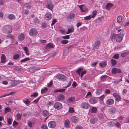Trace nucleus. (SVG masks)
<instances>
[{
    "label": "nucleus",
    "mask_w": 129,
    "mask_h": 129,
    "mask_svg": "<svg viewBox=\"0 0 129 129\" xmlns=\"http://www.w3.org/2000/svg\"><path fill=\"white\" fill-rule=\"evenodd\" d=\"M3 32L6 34L11 33L12 31L11 26L9 25L5 26L2 28Z\"/></svg>",
    "instance_id": "f257e3e1"
},
{
    "label": "nucleus",
    "mask_w": 129,
    "mask_h": 129,
    "mask_svg": "<svg viewBox=\"0 0 129 129\" xmlns=\"http://www.w3.org/2000/svg\"><path fill=\"white\" fill-rule=\"evenodd\" d=\"M80 107L81 108L86 109H88L90 107V106L89 103L86 102H83L80 105Z\"/></svg>",
    "instance_id": "f03ea898"
},
{
    "label": "nucleus",
    "mask_w": 129,
    "mask_h": 129,
    "mask_svg": "<svg viewBox=\"0 0 129 129\" xmlns=\"http://www.w3.org/2000/svg\"><path fill=\"white\" fill-rule=\"evenodd\" d=\"M38 31L36 29H31L29 31V34L30 36H34L38 34Z\"/></svg>",
    "instance_id": "7ed1b4c3"
},
{
    "label": "nucleus",
    "mask_w": 129,
    "mask_h": 129,
    "mask_svg": "<svg viewBox=\"0 0 129 129\" xmlns=\"http://www.w3.org/2000/svg\"><path fill=\"white\" fill-rule=\"evenodd\" d=\"M56 123L54 121H51L48 123V125L49 127L51 128H53L56 126Z\"/></svg>",
    "instance_id": "20e7f679"
},
{
    "label": "nucleus",
    "mask_w": 129,
    "mask_h": 129,
    "mask_svg": "<svg viewBox=\"0 0 129 129\" xmlns=\"http://www.w3.org/2000/svg\"><path fill=\"white\" fill-rule=\"evenodd\" d=\"M111 72L113 74L120 73H121V71L120 69L113 68L111 71Z\"/></svg>",
    "instance_id": "39448f33"
},
{
    "label": "nucleus",
    "mask_w": 129,
    "mask_h": 129,
    "mask_svg": "<svg viewBox=\"0 0 129 129\" xmlns=\"http://www.w3.org/2000/svg\"><path fill=\"white\" fill-rule=\"evenodd\" d=\"M54 107L55 109L59 110L62 107V105L61 103L57 102L54 104Z\"/></svg>",
    "instance_id": "423d86ee"
},
{
    "label": "nucleus",
    "mask_w": 129,
    "mask_h": 129,
    "mask_svg": "<svg viewBox=\"0 0 129 129\" xmlns=\"http://www.w3.org/2000/svg\"><path fill=\"white\" fill-rule=\"evenodd\" d=\"M117 37H116V41L120 42L122 39L123 37V33L118 34L117 35Z\"/></svg>",
    "instance_id": "0eeeda50"
},
{
    "label": "nucleus",
    "mask_w": 129,
    "mask_h": 129,
    "mask_svg": "<svg viewBox=\"0 0 129 129\" xmlns=\"http://www.w3.org/2000/svg\"><path fill=\"white\" fill-rule=\"evenodd\" d=\"M56 77L57 79H59L63 81H65L67 79V78L65 76L61 74L58 75Z\"/></svg>",
    "instance_id": "6e6552de"
},
{
    "label": "nucleus",
    "mask_w": 129,
    "mask_h": 129,
    "mask_svg": "<svg viewBox=\"0 0 129 129\" xmlns=\"http://www.w3.org/2000/svg\"><path fill=\"white\" fill-rule=\"evenodd\" d=\"M112 95L115 97L117 101H119L121 100V97L118 93H113Z\"/></svg>",
    "instance_id": "1a4fd4ad"
},
{
    "label": "nucleus",
    "mask_w": 129,
    "mask_h": 129,
    "mask_svg": "<svg viewBox=\"0 0 129 129\" xmlns=\"http://www.w3.org/2000/svg\"><path fill=\"white\" fill-rule=\"evenodd\" d=\"M107 61L106 60L101 62L99 64V66L101 68L105 67L107 65Z\"/></svg>",
    "instance_id": "9d476101"
},
{
    "label": "nucleus",
    "mask_w": 129,
    "mask_h": 129,
    "mask_svg": "<svg viewBox=\"0 0 129 129\" xmlns=\"http://www.w3.org/2000/svg\"><path fill=\"white\" fill-rule=\"evenodd\" d=\"M79 7L82 12H85L87 11V8L84 5H79Z\"/></svg>",
    "instance_id": "9b49d317"
},
{
    "label": "nucleus",
    "mask_w": 129,
    "mask_h": 129,
    "mask_svg": "<svg viewBox=\"0 0 129 129\" xmlns=\"http://www.w3.org/2000/svg\"><path fill=\"white\" fill-rule=\"evenodd\" d=\"M52 14L49 12L46 13L45 15V19L48 20H50L52 18Z\"/></svg>",
    "instance_id": "f8f14e48"
},
{
    "label": "nucleus",
    "mask_w": 129,
    "mask_h": 129,
    "mask_svg": "<svg viewBox=\"0 0 129 129\" xmlns=\"http://www.w3.org/2000/svg\"><path fill=\"white\" fill-rule=\"evenodd\" d=\"M98 101V100L95 98H91L89 99L90 103L92 104H94L96 103Z\"/></svg>",
    "instance_id": "ddd939ff"
},
{
    "label": "nucleus",
    "mask_w": 129,
    "mask_h": 129,
    "mask_svg": "<svg viewBox=\"0 0 129 129\" xmlns=\"http://www.w3.org/2000/svg\"><path fill=\"white\" fill-rule=\"evenodd\" d=\"M98 119L95 117H92L90 120V122L92 124H94L97 122Z\"/></svg>",
    "instance_id": "4468645a"
},
{
    "label": "nucleus",
    "mask_w": 129,
    "mask_h": 129,
    "mask_svg": "<svg viewBox=\"0 0 129 129\" xmlns=\"http://www.w3.org/2000/svg\"><path fill=\"white\" fill-rule=\"evenodd\" d=\"M75 15L74 14L72 13L70 14L68 16H67V19L69 18L71 20H73L75 17Z\"/></svg>",
    "instance_id": "2eb2a0df"
},
{
    "label": "nucleus",
    "mask_w": 129,
    "mask_h": 129,
    "mask_svg": "<svg viewBox=\"0 0 129 129\" xmlns=\"http://www.w3.org/2000/svg\"><path fill=\"white\" fill-rule=\"evenodd\" d=\"M71 120L72 122L76 123L78 121V118L75 116H73L71 118Z\"/></svg>",
    "instance_id": "dca6fc26"
},
{
    "label": "nucleus",
    "mask_w": 129,
    "mask_h": 129,
    "mask_svg": "<svg viewBox=\"0 0 129 129\" xmlns=\"http://www.w3.org/2000/svg\"><path fill=\"white\" fill-rule=\"evenodd\" d=\"M114 101L112 99H108L106 102V104L108 105H111L114 103Z\"/></svg>",
    "instance_id": "f3484780"
},
{
    "label": "nucleus",
    "mask_w": 129,
    "mask_h": 129,
    "mask_svg": "<svg viewBox=\"0 0 129 129\" xmlns=\"http://www.w3.org/2000/svg\"><path fill=\"white\" fill-rule=\"evenodd\" d=\"M53 46L52 44L51 43H49L47 45L45 48L46 50H48L50 49L53 48Z\"/></svg>",
    "instance_id": "a211bd4d"
},
{
    "label": "nucleus",
    "mask_w": 129,
    "mask_h": 129,
    "mask_svg": "<svg viewBox=\"0 0 129 129\" xmlns=\"http://www.w3.org/2000/svg\"><path fill=\"white\" fill-rule=\"evenodd\" d=\"M58 101H61L64 100V96L62 94H60L57 96Z\"/></svg>",
    "instance_id": "6ab92c4d"
},
{
    "label": "nucleus",
    "mask_w": 129,
    "mask_h": 129,
    "mask_svg": "<svg viewBox=\"0 0 129 129\" xmlns=\"http://www.w3.org/2000/svg\"><path fill=\"white\" fill-rule=\"evenodd\" d=\"M53 5L50 3L47 4L46 6V8L51 10H52L53 9Z\"/></svg>",
    "instance_id": "aec40b11"
},
{
    "label": "nucleus",
    "mask_w": 129,
    "mask_h": 129,
    "mask_svg": "<svg viewBox=\"0 0 129 129\" xmlns=\"http://www.w3.org/2000/svg\"><path fill=\"white\" fill-rule=\"evenodd\" d=\"M1 58V62L4 63L6 60V57L4 54H2Z\"/></svg>",
    "instance_id": "412c9836"
},
{
    "label": "nucleus",
    "mask_w": 129,
    "mask_h": 129,
    "mask_svg": "<svg viewBox=\"0 0 129 129\" xmlns=\"http://www.w3.org/2000/svg\"><path fill=\"white\" fill-rule=\"evenodd\" d=\"M24 35L23 34H21L18 36V39L20 41L23 40L24 39Z\"/></svg>",
    "instance_id": "4be33fe9"
},
{
    "label": "nucleus",
    "mask_w": 129,
    "mask_h": 129,
    "mask_svg": "<svg viewBox=\"0 0 129 129\" xmlns=\"http://www.w3.org/2000/svg\"><path fill=\"white\" fill-rule=\"evenodd\" d=\"M38 69L36 67H32L30 68L29 70V71L31 72H34L35 70H38Z\"/></svg>",
    "instance_id": "5701e85b"
},
{
    "label": "nucleus",
    "mask_w": 129,
    "mask_h": 129,
    "mask_svg": "<svg viewBox=\"0 0 129 129\" xmlns=\"http://www.w3.org/2000/svg\"><path fill=\"white\" fill-rule=\"evenodd\" d=\"M113 6L112 4L111 3H108L106 4V8L107 10H109Z\"/></svg>",
    "instance_id": "b1692460"
},
{
    "label": "nucleus",
    "mask_w": 129,
    "mask_h": 129,
    "mask_svg": "<svg viewBox=\"0 0 129 129\" xmlns=\"http://www.w3.org/2000/svg\"><path fill=\"white\" fill-rule=\"evenodd\" d=\"M97 111V108L96 107H92L90 110L91 112L92 113H96Z\"/></svg>",
    "instance_id": "393cba45"
},
{
    "label": "nucleus",
    "mask_w": 129,
    "mask_h": 129,
    "mask_svg": "<svg viewBox=\"0 0 129 129\" xmlns=\"http://www.w3.org/2000/svg\"><path fill=\"white\" fill-rule=\"evenodd\" d=\"M8 18L11 20H14L15 19V16L13 14H10L8 16Z\"/></svg>",
    "instance_id": "a878e982"
},
{
    "label": "nucleus",
    "mask_w": 129,
    "mask_h": 129,
    "mask_svg": "<svg viewBox=\"0 0 129 129\" xmlns=\"http://www.w3.org/2000/svg\"><path fill=\"white\" fill-rule=\"evenodd\" d=\"M70 123V122L69 120L68 119L66 120L65 121L64 123L65 126L67 127H69Z\"/></svg>",
    "instance_id": "bb28decb"
},
{
    "label": "nucleus",
    "mask_w": 129,
    "mask_h": 129,
    "mask_svg": "<svg viewBox=\"0 0 129 129\" xmlns=\"http://www.w3.org/2000/svg\"><path fill=\"white\" fill-rule=\"evenodd\" d=\"M109 110L111 113L113 114L115 113L116 111V109L114 108L113 107L109 109Z\"/></svg>",
    "instance_id": "cd10ccee"
},
{
    "label": "nucleus",
    "mask_w": 129,
    "mask_h": 129,
    "mask_svg": "<svg viewBox=\"0 0 129 129\" xmlns=\"http://www.w3.org/2000/svg\"><path fill=\"white\" fill-rule=\"evenodd\" d=\"M49 113L48 112L47 110H44L42 112L43 115L44 116H46L49 115Z\"/></svg>",
    "instance_id": "c85d7f7f"
},
{
    "label": "nucleus",
    "mask_w": 129,
    "mask_h": 129,
    "mask_svg": "<svg viewBox=\"0 0 129 129\" xmlns=\"http://www.w3.org/2000/svg\"><path fill=\"white\" fill-rule=\"evenodd\" d=\"M100 44V42L99 41H97L95 43V44L94 46V49L98 48Z\"/></svg>",
    "instance_id": "c756f323"
},
{
    "label": "nucleus",
    "mask_w": 129,
    "mask_h": 129,
    "mask_svg": "<svg viewBox=\"0 0 129 129\" xmlns=\"http://www.w3.org/2000/svg\"><path fill=\"white\" fill-rule=\"evenodd\" d=\"M23 48L26 54L27 55H29V52L27 47H23Z\"/></svg>",
    "instance_id": "7c9ffc66"
},
{
    "label": "nucleus",
    "mask_w": 129,
    "mask_h": 129,
    "mask_svg": "<svg viewBox=\"0 0 129 129\" xmlns=\"http://www.w3.org/2000/svg\"><path fill=\"white\" fill-rule=\"evenodd\" d=\"M74 100V98L73 97H71L68 98V101L69 103H71L73 102Z\"/></svg>",
    "instance_id": "2f4dec72"
},
{
    "label": "nucleus",
    "mask_w": 129,
    "mask_h": 129,
    "mask_svg": "<svg viewBox=\"0 0 129 129\" xmlns=\"http://www.w3.org/2000/svg\"><path fill=\"white\" fill-rule=\"evenodd\" d=\"M23 102L26 105H27L30 102V101L28 99H26V100H23Z\"/></svg>",
    "instance_id": "473e14b6"
},
{
    "label": "nucleus",
    "mask_w": 129,
    "mask_h": 129,
    "mask_svg": "<svg viewBox=\"0 0 129 129\" xmlns=\"http://www.w3.org/2000/svg\"><path fill=\"white\" fill-rule=\"evenodd\" d=\"M30 60V59L28 58H27L24 59H22L21 60H20V62L21 63H22L23 62H26L27 61H28V60Z\"/></svg>",
    "instance_id": "72a5a7b5"
},
{
    "label": "nucleus",
    "mask_w": 129,
    "mask_h": 129,
    "mask_svg": "<svg viewBox=\"0 0 129 129\" xmlns=\"http://www.w3.org/2000/svg\"><path fill=\"white\" fill-rule=\"evenodd\" d=\"M82 70V69L80 68L77 70L76 72L78 75L80 76L81 74L80 73L81 72Z\"/></svg>",
    "instance_id": "f704fd0d"
},
{
    "label": "nucleus",
    "mask_w": 129,
    "mask_h": 129,
    "mask_svg": "<svg viewBox=\"0 0 129 129\" xmlns=\"http://www.w3.org/2000/svg\"><path fill=\"white\" fill-rule=\"evenodd\" d=\"M108 124L110 126H112L115 125V123L112 121H110L107 122Z\"/></svg>",
    "instance_id": "c9c22d12"
},
{
    "label": "nucleus",
    "mask_w": 129,
    "mask_h": 129,
    "mask_svg": "<svg viewBox=\"0 0 129 129\" xmlns=\"http://www.w3.org/2000/svg\"><path fill=\"white\" fill-rule=\"evenodd\" d=\"M48 90V88L46 87H44L41 90V92L42 93H44L47 91Z\"/></svg>",
    "instance_id": "e433bc0d"
},
{
    "label": "nucleus",
    "mask_w": 129,
    "mask_h": 129,
    "mask_svg": "<svg viewBox=\"0 0 129 129\" xmlns=\"http://www.w3.org/2000/svg\"><path fill=\"white\" fill-rule=\"evenodd\" d=\"M111 63L112 66H115L116 64L117 61L116 60L112 59L111 60Z\"/></svg>",
    "instance_id": "4c0bfd02"
},
{
    "label": "nucleus",
    "mask_w": 129,
    "mask_h": 129,
    "mask_svg": "<svg viewBox=\"0 0 129 129\" xmlns=\"http://www.w3.org/2000/svg\"><path fill=\"white\" fill-rule=\"evenodd\" d=\"M17 118L18 120H20L21 119V115L19 113H18L16 115Z\"/></svg>",
    "instance_id": "58836bf2"
},
{
    "label": "nucleus",
    "mask_w": 129,
    "mask_h": 129,
    "mask_svg": "<svg viewBox=\"0 0 129 129\" xmlns=\"http://www.w3.org/2000/svg\"><path fill=\"white\" fill-rule=\"evenodd\" d=\"M96 14V11H93L92 13L91 16H92V18H94Z\"/></svg>",
    "instance_id": "ea45409f"
},
{
    "label": "nucleus",
    "mask_w": 129,
    "mask_h": 129,
    "mask_svg": "<svg viewBox=\"0 0 129 129\" xmlns=\"http://www.w3.org/2000/svg\"><path fill=\"white\" fill-rule=\"evenodd\" d=\"M91 18H92L91 15H90L88 16L84 17V19L85 20H89Z\"/></svg>",
    "instance_id": "a19ab883"
},
{
    "label": "nucleus",
    "mask_w": 129,
    "mask_h": 129,
    "mask_svg": "<svg viewBox=\"0 0 129 129\" xmlns=\"http://www.w3.org/2000/svg\"><path fill=\"white\" fill-rule=\"evenodd\" d=\"M122 17L119 16H118L117 18V21L118 23H119L121 22L122 20Z\"/></svg>",
    "instance_id": "79ce46f5"
},
{
    "label": "nucleus",
    "mask_w": 129,
    "mask_h": 129,
    "mask_svg": "<svg viewBox=\"0 0 129 129\" xmlns=\"http://www.w3.org/2000/svg\"><path fill=\"white\" fill-rule=\"evenodd\" d=\"M38 95V94L37 93L33 92L31 94L30 96V97H36Z\"/></svg>",
    "instance_id": "37998d69"
},
{
    "label": "nucleus",
    "mask_w": 129,
    "mask_h": 129,
    "mask_svg": "<svg viewBox=\"0 0 129 129\" xmlns=\"http://www.w3.org/2000/svg\"><path fill=\"white\" fill-rule=\"evenodd\" d=\"M19 55L18 54H16L14 56L13 59H17L19 58Z\"/></svg>",
    "instance_id": "c03bdc74"
},
{
    "label": "nucleus",
    "mask_w": 129,
    "mask_h": 129,
    "mask_svg": "<svg viewBox=\"0 0 129 129\" xmlns=\"http://www.w3.org/2000/svg\"><path fill=\"white\" fill-rule=\"evenodd\" d=\"M102 93V91L100 89H98L96 90V94L98 95H99Z\"/></svg>",
    "instance_id": "a18cd8bd"
},
{
    "label": "nucleus",
    "mask_w": 129,
    "mask_h": 129,
    "mask_svg": "<svg viewBox=\"0 0 129 129\" xmlns=\"http://www.w3.org/2000/svg\"><path fill=\"white\" fill-rule=\"evenodd\" d=\"M68 31L70 33H72L74 32V29L73 26H72L71 28L68 29Z\"/></svg>",
    "instance_id": "49530a36"
},
{
    "label": "nucleus",
    "mask_w": 129,
    "mask_h": 129,
    "mask_svg": "<svg viewBox=\"0 0 129 129\" xmlns=\"http://www.w3.org/2000/svg\"><path fill=\"white\" fill-rule=\"evenodd\" d=\"M68 42V41L66 40H63L61 41V43L62 44H66Z\"/></svg>",
    "instance_id": "de8ad7c7"
},
{
    "label": "nucleus",
    "mask_w": 129,
    "mask_h": 129,
    "mask_svg": "<svg viewBox=\"0 0 129 129\" xmlns=\"http://www.w3.org/2000/svg\"><path fill=\"white\" fill-rule=\"evenodd\" d=\"M112 57L116 59H118L119 57V56L118 54H115Z\"/></svg>",
    "instance_id": "09e8293b"
},
{
    "label": "nucleus",
    "mask_w": 129,
    "mask_h": 129,
    "mask_svg": "<svg viewBox=\"0 0 129 129\" xmlns=\"http://www.w3.org/2000/svg\"><path fill=\"white\" fill-rule=\"evenodd\" d=\"M117 37V35H116L115 34H113L112 36H111V38L112 40H113L115 38L116 39V37Z\"/></svg>",
    "instance_id": "8fccbe9b"
},
{
    "label": "nucleus",
    "mask_w": 129,
    "mask_h": 129,
    "mask_svg": "<svg viewBox=\"0 0 129 129\" xmlns=\"http://www.w3.org/2000/svg\"><path fill=\"white\" fill-rule=\"evenodd\" d=\"M86 73V71H83L81 72V74L80 75V76L81 78Z\"/></svg>",
    "instance_id": "3c124183"
},
{
    "label": "nucleus",
    "mask_w": 129,
    "mask_h": 129,
    "mask_svg": "<svg viewBox=\"0 0 129 129\" xmlns=\"http://www.w3.org/2000/svg\"><path fill=\"white\" fill-rule=\"evenodd\" d=\"M12 93V92H10V93H8V94H7L3 95L1 96H0V98H2V97H5L6 96L9 95H11Z\"/></svg>",
    "instance_id": "603ef678"
},
{
    "label": "nucleus",
    "mask_w": 129,
    "mask_h": 129,
    "mask_svg": "<svg viewBox=\"0 0 129 129\" xmlns=\"http://www.w3.org/2000/svg\"><path fill=\"white\" fill-rule=\"evenodd\" d=\"M47 26V25L46 23H43L42 24L41 27L43 28H44L46 27Z\"/></svg>",
    "instance_id": "864d4df0"
},
{
    "label": "nucleus",
    "mask_w": 129,
    "mask_h": 129,
    "mask_svg": "<svg viewBox=\"0 0 129 129\" xmlns=\"http://www.w3.org/2000/svg\"><path fill=\"white\" fill-rule=\"evenodd\" d=\"M11 111V109L10 108L6 107L5 108V112H10Z\"/></svg>",
    "instance_id": "5fc2aeb1"
},
{
    "label": "nucleus",
    "mask_w": 129,
    "mask_h": 129,
    "mask_svg": "<svg viewBox=\"0 0 129 129\" xmlns=\"http://www.w3.org/2000/svg\"><path fill=\"white\" fill-rule=\"evenodd\" d=\"M41 128L42 129H48L47 126L45 124L42 125L41 126Z\"/></svg>",
    "instance_id": "6e6d98bb"
},
{
    "label": "nucleus",
    "mask_w": 129,
    "mask_h": 129,
    "mask_svg": "<svg viewBox=\"0 0 129 129\" xmlns=\"http://www.w3.org/2000/svg\"><path fill=\"white\" fill-rule=\"evenodd\" d=\"M69 111L70 113H73L74 111V109L72 107H70L69 108Z\"/></svg>",
    "instance_id": "4d7b16f0"
},
{
    "label": "nucleus",
    "mask_w": 129,
    "mask_h": 129,
    "mask_svg": "<svg viewBox=\"0 0 129 129\" xmlns=\"http://www.w3.org/2000/svg\"><path fill=\"white\" fill-rule=\"evenodd\" d=\"M98 117L100 119H102L104 117L103 115V114H99L98 115Z\"/></svg>",
    "instance_id": "13d9d810"
},
{
    "label": "nucleus",
    "mask_w": 129,
    "mask_h": 129,
    "mask_svg": "<svg viewBox=\"0 0 129 129\" xmlns=\"http://www.w3.org/2000/svg\"><path fill=\"white\" fill-rule=\"evenodd\" d=\"M62 37L63 39H68L70 38V36L69 35H66L65 36H62Z\"/></svg>",
    "instance_id": "bf43d9fd"
},
{
    "label": "nucleus",
    "mask_w": 129,
    "mask_h": 129,
    "mask_svg": "<svg viewBox=\"0 0 129 129\" xmlns=\"http://www.w3.org/2000/svg\"><path fill=\"white\" fill-rule=\"evenodd\" d=\"M75 129H83V128L80 125H77L76 126Z\"/></svg>",
    "instance_id": "052dcab7"
},
{
    "label": "nucleus",
    "mask_w": 129,
    "mask_h": 129,
    "mask_svg": "<svg viewBox=\"0 0 129 129\" xmlns=\"http://www.w3.org/2000/svg\"><path fill=\"white\" fill-rule=\"evenodd\" d=\"M11 119L10 118H8L7 119V121L8 123L9 124H11Z\"/></svg>",
    "instance_id": "680f3d73"
},
{
    "label": "nucleus",
    "mask_w": 129,
    "mask_h": 129,
    "mask_svg": "<svg viewBox=\"0 0 129 129\" xmlns=\"http://www.w3.org/2000/svg\"><path fill=\"white\" fill-rule=\"evenodd\" d=\"M91 95V92H88L85 97L87 98H89V96H90Z\"/></svg>",
    "instance_id": "e2e57ef3"
},
{
    "label": "nucleus",
    "mask_w": 129,
    "mask_h": 129,
    "mask_svg": "<svg viewBox=\"0 0 129 129\" xmlns=\"http://www.w3.org/2000/svg\"><path fill=\"white\" fill-rule=\"evenodd\" d=\"M18 124V123L15 121L14 120L13 123V124L14 126H16Z\"/></svg>",
    "instance_id": "0e129e2a"
},
{
    "label": "nucleus",
    "mask_w": 129,
    "mask_h": 129,
    "mask_svg": "<svg viewBox=\"0 0 129 129\" xmlns=\"http://www.w3.org/2000/svg\"><path fill=\"white\" fill-rule=\"evenodd\" d=\"M115 125L117 127H119L120 126V124L119 122H117L116 123H115Z\"/></svg>",
    "instance_id": "69168bd1"
},
{
    "label": "nucleus",
    "mask_w": 129,
    "mask_h": 129,
    "mask_svg": "<svg viewBox=\"0 0 129 129\" xmlns=\"http://www.w3.org/2000/svg\"><path fill=\"white\" fill-rule=\"evenodd\" d=\"M40 99V97H39L37 99H36L34 100L33 102L37 103L39 100V99Z\"/></svg>",
    "instance_id": "338daca9"
},
{
    "label": "nucleus",
    "mask_w": 129,
    "mask_h": 129,
    "mask_svg": "<svg viewBox=\"0 0 129 129\" xmlns=\"http://www.w3.org/2000/svg\"><path fill=\"white\" fill-rule=\"evenodd\" d=\"M56 22V19H54L52 21V23L51 24V25H53L54 24H55V22Z\"/></svg>",
    "instance_id": "774afa93"
}]
</instances>
